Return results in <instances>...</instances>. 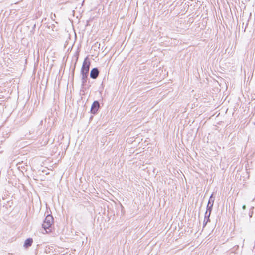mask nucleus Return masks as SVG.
Segmentation results:
<instances>
[{
    "instance_id": "obj_5",
    "label": "nucleus",
    "mask_w": 255,
    "mask_h": 255,
    "mask_svg": "<svg viewBox=\"0 0 255 255\" xmlns=\"http://www.w3.org/2000/svg\"><path fill=\"white\" fill-rule=\"evenodd\" d=\"M99 74V71L97 68H93L92 69L90 73V77L93 79L96 78Z\"/></svg>"
},
{
    "instance_id": "obj_3",
    "label": "nucleus",
    "mask_w": 255,
    "mask_h": 255,
    "mask_svg": "<svg viewBox=\"0 0 255 255\" xmlns=\"http://www.w3.org/2000/svg\"><path fill=\"white\" fill-rule=\"evenodd\" d=\"M90 65V61L88 57H86L83 61L82 67L81 70V73L85 72L88 73Z\"/></svg>"
},
{
    "instance_id": "obj_6",
    "label": "nucleus",
    "mask_w": 255,
    "mask_h": 255,
    "mask_svg": "<svg viewBox=\"0 0 255 255\" xmlns=\"http://www.w3.org/2000/svg\"><path fill=\"white\" fill-rule=\"evenodd\" d=\"M33 242V240L31 238L26 239L24 242V246L26 248L30 247Z\"/></svg>"
},
{
    "instance_id": "obj_1",
    "label": "nucleus",
    "mask_w": 255,
    "mask_h": 255,
    "mask_svg": "<svg viewBox=\"0 0 255 255\" xmlns=\"http://www.w3.org/2000/svg\"><path fill=\"white\" fill-rule=\"evenodd\" d=\"M53 223V218L51 215H48L43 222L42 224L43 228L45 230L46 233L48 232L46 230L48 229Z\"/></svg>"
},
{
    "instance_id": "obj_8",
    "label": "nucleus",
    "mask_w": 255,
    "mask_h": 255,
    "mask_svg": "<svg viewBox=\"0 0 255 255\" xmlns=\"http://www.w3.org/2000/svg\"><path fill=\"white\" fill-rule=\"evenodd\" d=\"M242 209L243 210H245L246 209V205H244L243 206H242Z\"/></svg>"
},
{
    "instance_id": "obj_4",
    "label": "nucleus",
    "mask_w": 255,
    "mask_h": 255,
    "mask_svg": "<svg viewBox=\"0 0 255 255\" xmlns=\"http://www.w3.org/2000/svg\"><path fill=\"white\" fill-rule=\"evenodd\" d=\"M99 107V103L98 101H94L91 106V111L92 113L95 114L97 112Z\"/></svg>"
},
{
    "instance_id": "obj_7",
    "label": "nucleus",
    "mask_w": 255,
    "mask_h": 255,
    "mask_svg": "<svg viewBox=\"0 0 255 255\" xmlns=\"http://www.w3.org/2000/svg\"><path fill=\"white\" fill-rule=\"evenodd\" d=\"M82 75V83H84L86 82V79L87 77L88 73H81Z\"/></svg>"
},
{
    "instance_id": "obj_2",
    "label": "nucleus",
    "mask_w": 255,
    "mask_h": 255,
    "mask_svg": "<svg viewBox=\"0 0 255 255\" xmlns=\"http://www.w3.org/2000/svg\"><path fill=\"white\" fill-rule=\"evenodd\" d=\"M214 198L213 196V194H212L210 197V198H209V200L208 201V203L207 205V210L205 213V217L207 216L208 219H209V217L211 214L212 207H213V203H214Z\"/></svg>"
}]
</instances>
